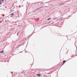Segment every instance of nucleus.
I'll list each match as a JSON object with an SVG mask.
<instances>
[{
	"mask_svg": "<svg viewBox=\"0 0 77 77\" xmlns=\"http://www.w3.org/2000/svg\"><path fill=\"white\" fill-rule=\"evenodd\" d=\"M0 2H1V0H0Z\"/></svg>",
	"mask_w": 77,
	"mask_h": 77,
	"instance_id": "nucleus-10",
	"label": "nucleus"
},
{
	"mask_svg": "<svg viewBox=\"0 0 77 77\" xmlns=\"http://www.w3.org/2000/svg\"><path fill=\"white\" fill-rule=\"evenodd\" d=\"M37 75L38 76H41V74H38Z\"/></svg>",
	"mask_w": 77,
	"mask_h": 77,
	"instance_id": "nucleus-2",
	"label": "nucleus"
},
{
	"mask_svg": "<svg viewBox=\"0 0 77 77\" xmlns=\"http://www.w3.org/2000/svg\"><path fill=\"white\" fill-rule=\"evenodd\" d=\"M66 62V60H63V64H62V65H63L64 63Z\"/></svg>",
	"mask_w": 77,
	"mask_h": 77,
	"instance_id": "nucleus-1",
	"label": "nucleus"
},
{
	"mask_svg": "<svg viewBox=\"0 0 77 77\" xmlns=\"http://www.w3.org/2000/svg\"><path fill=\"white\" fill-rule=\"evenodd\" d=\"M2 2H1V1H0V5H1L2 4Z\"/></svg>",
	"mask_w": 77,
	"mask_h": 77,
	"instance_id": "nucleus-6",
	"label": "nucleus"
},
{
	"mask_svg": "<svg viewBox=\"0 0 77 77\" xmlns=\"http://www.w3.org/2000/svg\"><path fill=\"white\" fill-rule=\"evenodd\" d=\"M11 73L12 74H13V72H11Z\"/></svg>",
	"mask_w": 77,
	"mask_h": 77,
	"instance_id": "nucleus-8",
	"label": "nucleus"
},
{
	"mask_svg": "<svg viewBox=\"0 0 77 77\" xmlns=\"http://www.w3.org/2000/svg\"><path fill=\"white\" fill-rule=\"evenodd\" d=\"M4 1V0H2V2H3Z\"/></svg>",
	"mask_w": 77,
	"mask_h": 77,
	"instance_id": "nucleus-7",
	"label": "nucleus"
},
{
	"mask_svg": "<svg viewBox=\"0 0 77 77\" xmlns=\"http://www.w3.org/2000/svg\"><path fill=\"white\" fill-rule=\"evenodd\" d=\"M17 35H18V33H17Z\"/></svg>",
	"mask_w": 77,
	"mask_h": 77,
	"instance_id": "nucleus-9",
	"label": "nucleus"
},
{
	"mask_svg": "<svg viewBox=\"0 0 77 77\" xmlns=\"http://www.w3.org/2000/svg\"><path fill=\"white\" fill-rule=\"evenodd\" d=\"M14 15V13H12L11 14V15Z\"/></svg>",
	"mask_w": 77,
	"mask_h": 77,
	"instance_id": "nucleus-5",
	"label": "nucleus"
},
{
	"mask_svg": "<svg viewBox=\"0 0 77 77\" xmlns=\"http://www.w3.org/2000/svg\"><path fill=\"white\" fill-rule=\"evenodd\" d=\"M0 53H4V51L2 50V51L0 52Z\"/></svg>",
	"mask_w": 77,
	"mask_h": 77,
	"instance_id": "nucleus-3",
	"label": "nucleus"
},
{
	"mask_svg": "<svg viewBox=\"0 0 77 77\" xmlns=\"http://www.w3.org/2000/svg\"><path fill=\"white\" fill-rule=\"evenodd\" d=\"M51 19V18H48V20H50Z\"/></svg>",
	"mask_w": 77,
	"mask_h": 77,
	"instance_id": "nucleus-4",
	"label": "nucleus"
}]
</instances>
